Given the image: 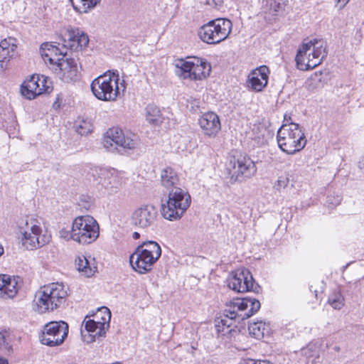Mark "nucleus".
Segmentation results:
<instances>
[{
    "mask_svg": "<svg viewBox=\"0 0 364 364\" xmlns=\"http://www.w3.org/2000/svg\"><path fill=\"white\" fill-rule=\"evenodd\" d=\"M260 302L250 297H235L220 317L215 320L218 337L230 339L237 333L235 319L242 320L252 316L260 309Z\"/></svg>",
    "mask_w": 364,
    "mask_h": 364,
    "instance_id": "obj_1",
    "label": "nucleus"
},
{
    "mask_svg": "<svg viewBox=\"0 0 364 364\" xmlns=\"http://www.w3.org/2000/svg\"><path fill=\"white\" fill-rule=\"evenodd\" d=\"M18 234L23 246L28 250L38 249L51 240L50 232L43 228L39 219L32 216L26 217L18 223Z\"/></svg>",
    "mask_w": 364,
    "mask_h": 364,
    "instance_id": "obj_2",
    "label": "nucleus"
},
{
    "mask_svg": "<svg viewBox=\"0 0 364 364\" xmlns=\"http://www.w3.org/2000/svg\"><path fill=\"white\" fill-rule=\"evenodd\" d=\"M99 230V225L93 217L80 215L73 220L70 230L60 231V237L80 245H89L98 238Z\"/></svg>",
    "mask_w": 364,
    "mask_h": 364,
    "instance_id": "obj_3",
    "label": "nucleus"
},
{
    "mask_svg": "<svg viewBox=\"0 0 364 364\" xmlns=\"http://www.w3.org/2000/svg\"><path fill=\"white\" fill-rule=\"evenodd\" d=\"M161 215L169 221L179 220L191 203L189 193L183 188H174L161 199Z\"/></svg>",
    "mask_w": 364,
    "mask_h": 364,
    "instance_id": "obj_4",
    "label": "nucleus"
},
{
    "mask_svg": "<svg viewBox=\"0 0 364 364\" xmlns=\"http://www.w3.org/2000/svg\"><path fill=\"white\" fill-rule=\"evenodd\" d=\"M326 46L322 40L316 38L304 41L299 46L295 60L301 70H309L319 65L326 56Z\"/></svg>",
    "mask_w": 364,
    "mask_h": 364,
    "instance_id": "obj_5",
    "label": "nucleus"
},
{
    "mask_svg": "<svg viewBox=\"0 0 364 364\" xmlns=\"http://www.w3.org/2000/svg\"><path fill=\"white\" fill-rule=\"evenodd\" d=\"M161 255L159 245L154 241H146L139 245L129 257L132 268L140 274L150 271Z\"/></svg>",
    "mask_w": 364,
    "mask_h": 364,
    "instance_id": "obj_6",
    "label": "nucleus"
},
{
    "mask_svg": "<svg viewBox=\"0 0 364 364\" xmlns=\"http://www.w3.org/2000/svg\"><path fill=\"white\" fill-rule=\"evenodd\" d=\"M277 140L280 149L289 155L300 151L306 144L304 133L296 123L282 125L277 132Z\"/></svg>",
    "mask_w": 364,
    "mask_h": 364,
    "instance_id": "obj_7",
    "label": "nucleus"
},
{
    "mask_svg": "<svg viewBox=\"0 0 364 364\" xmlns=\"http://www.w3.org/2000/svg\"><path fill=\"white\" fill-rule=\"evenodd\" d=\"M119 80L118 74L110 71L100 75L90 85L92 92L100 100L115 101L120 94V90L124 91L125 89L124 83H119Z\"/></svg>",
    "mask_w": 364,
    "mask_h": 364,
    "instance_id": "obj_8",
    "label": "nucleus"
},
{
    "mask_svg": "<svg viewBox=\"0 0 364 364\" xmlns=\"http://www.w3.org/2000/svg\"><path fill=\"white\" fill-rule=\"evenodd\" d=\"M177 75L189 80H203L209 76L211 66L209 63L198 57L179 59L175 63Z\"/></svg>",
    "mask_w": 364,
    "mask_h": 364,
    "instance_id": "obj_9",
    "label": "nucleus"
},
{
    "mask_svg": "<svg viewBox=\"0 0 364 364\" xmlns=\"http://www.w3.org/2000/svg\"><path fill=\"white\" fill-rule=\"evenodd\" d=\"M232 27V22L228 19H215L200 27L198 31V36L206 43L216 44L228 37Z\"/></svg>",
    "mask_w": 364,
    "mask_h": 364,
    "instance_id": "obj_10",
    "label": "nucleus"
},
{
    "mask_svg": "<svg viewBox=\"0 0 364 364\" xmlns=\"http://www.w3.org/2000/svg\"><path fill=\"white\" fill-rule=\"evenodd\" d=\"M102 144L109 151H114L118 147L123 149H134L138 145V139L135 135L125 136L119 128L112 127L105 134Z\"/></svg>",
    "mask_w": 364,
    "mask_h": 364,
    "instance_id": "obj_11",
    "label": "nucleus"
},
{
    "mask_svg": "<svg viewBox=\"0 0 364 364\" xmlns=\"http://www.w3.org/2000/svg\"><path fill=\"white\" fill-rule=\"evenodd\" d=\"M157 218V210L154 205L142 204L132 211L130 220L132 225L136 228L146 232L154 228Z\"/></svg>",
    "mask_w": 364,
    "mask_h": 364,
    "instance_id": "obj_12",
    "label": "nucleus"
},
{
    "mask_svg": "<svg viewBox=\"0 0 364 364\" xmlns=\"http://www.w3.org/2000/svg\"><path fill=\"white\" fill-rule=\"evenodd\" d=\"M68 334V325L65 321H50L46 323L40 336L42 344L50 347L61 345Z\"/></svg>",
    "mask_w": 364,
    "mask_h": 364,
    "instance_id": "obj_13",
    "label": "nucleus"
},
{
    "mask_svg": "<svg viewBox=\"0 0 364 364\" xmlns=\"http://www.w3.org/2000/svg\"><path fill=\"white\" fill-rule=\"evenodd\" d=\"M228 287L237 293L252 291L259 294L260 290V287L255 284L251 273L245 268L237 269L230 274Z\"/></svg>",
    "mask_w": 364,
    "mask_h": 364,
    "instance_id": "obj_14",
    "label": "nucleus"
},
{
    "mask_svg": "<svg viewBox=\"0 0 364 364\" xmlns=\"http://www.w3.org/2000/svg\"><path fill=\"white\" fill-rule=\"evenodd\" d=\"M52 89V82L48 77L33 75L23 82L21 92L26 98L33 100L43 93H49Z\"/></svg>",
    "mask_w": 364,
    "mask_h": 364,
    "instance_id": "obj_15",
    "label": "nucleus"
},
{
    "mask_svg": "<svg viewBox=\"0 0 364 364\" xmlns=\"http://www.w3.org/2000/svg\"><path fill=\"white\" fill-rule=\"evenodd\" d=\"M98 173L100 178V183L105 190V193L109 196L119 192L122 183V178L119 171L114 168H100L93 170Z\"/></svg>",
    "mask_w": 364,
    "mask_h": 364,
    "instance_id": "obj_16",
    "label": "nucleus"
},
{
    "mask_svg": "<svg viewBox=\"0 0 364 364\" xmlns=\"http://www.w3.org/2000/svg\"><path fill=\"white\" fill-rule=\"evenodd\" d=\"M229 166L232 168V177L240 181L252 177L257 171L256 166L250 158L242 155L232 157Z\"/></svg>",
    "mask_w": 364,
    "mask_h": 364,
    "instance_id": "obj_17",
    "label": "nucleus"
},
{
    "mask_svg": "<svg viewBox=\"0 0 364 364\" xmlns=\"http://www.w3.org/2000/svg\"><path fill=\"white\" fill-rule=\"evenodd\" d=\"M52 68L55 75L65 82H75L78 79L77 64L73 58L65 57Z\"/></svg>",
    "mask_w": 364,
    "mask_h": 364,
    "instance_id": "obj_18",
    "label": "nucleus"
},
{
    "mask_svg": "<svg viewBox=\"0 0 364 364\" xmlns=\"http://www.w3.org/2000/svg\"><path fill=\"white\" fill-rule=\"evenodd\" d=\"M198 124L203 134L210 138H214L221 129L220 121L213 112L203 113L198 119Z\"/></svg>",
    "mask_w": 364,
    "mask_h": 364,
    "instance_id": "obj_19",
    "label": "nucleus"
},
{
    "mask_svg": "<svg viewBox=\"0 0 364 364\" xmlns=\"http://www.w3.org/2000/svg\"><path fill=\"white\" fill-rule=\"evenodd\" d=\"M40 53L45 63H49L53 68L65 57L63 50L50 43H43L40 48Z\"/></svg>",
    "mask_w": 364,
    "mask_h": 364,
    "instance_id": "obj_20",
    "label": "nucleus"
},
{
    "mask_svg": "<svg viewBox=\"0 0 364 364\" xmlns=\"http://www.w3.org/2000/svg\"><path fill=\"white\" fill-rule=\"evenodd\" d=\"M16 40L8 38L0 42V71L4 70L9 62L16 54Z\"/></svg>",
    "mask_w": 364,
    "mask_h": 364,
    "instance_id": "obj_21",
    "label": "nucleus"
},
{
    "mask_svg": "<svg viewBox=\"0 0 364 364\" xmlns=\"http://www.w3.org/2000/svg\"><path fill=\"white\" fill-rule=\"evenodd\" d=\"M269 69L263 65L254 70L249 75L248 86L252 90L262 91L267 85Z\"/></svg>",
    "mask_w": 364,
    "mask_h": 364,
    "instance_id": "obj_22",
    "label": "nucleus"
},
{
    "mask_svg": "<svg viewBox=\"0 0 364 364\" xmlns=\"http://www.w3.org/2000/svg\"><path fill=\"white\" fill-rule=\"evenodd\" d=\"M22 284V279L19 277L0 274V294L16 296Z\"/></svg>",
    "mask_w": 364,
    "mask_h": 364,
    "instance_id": "obj_23",
    "label": "nucleus"
},
{
    "mask_svg": "<svg viewBox=\"0 0 364 364\" xmlns=\"http://www.w3.org/2000/svg\"><path fill=\"white\" fill-rule=\"evenodd\" d=\"M75 263L77 271L85 277H91L97 271L95 259L91 256L78 255Z\"/></svg>",
    "mask_w": 364,
    "mask_h": 364,
    "instance_id": "obj_24",
    "label": "nucleus"
},
{
    "mask_svg": "<svg viewBox=\"0 0 364 364\" xmlns=\"http://www.w3.org/2000/svg\"><path fill=\"white\" fill-rule=\"evenodd\" d=\"M65 297H38L33 300V309L38 314H43L49 310L58 308Z\"/></svg>",
    "mask_w": 364,
    "mask_h": 364,
    "instance_id": "obj_25",
    "label": "nucleus"
},
{
    "mask_svg": "<svg viewBox=\"0 0 364 364\" xmlns=\"http://www.w3.org/2000/svg\"><path fill=\"white\" fill-rule=\"evenodd\" d=\"M161 184L168 192L179 187L180 180L177 173L171 168L167 167L161 172Z\"/></svg>",
    "mask_w": 364,
    "mask_h": 364,
    "instance_id": "obj_26",
    "label": "nucleus"
},
{
    "mask_svg": "<svg viewBox=\"0 0 364 364\" xmlns=\"http://www.w3.org/2000/svg\"><path fill=\"white\" fill-rule=\"evenodd\" d=\"M88 315L85 316L82 325L85 326V329L90 333V341L87 342H93L96 339L105 337L108 328H104V333L101 332V323L95 319L89 318Z\"/></svg>",
    "mask_w": 364,
    "mask_h": 364,
    "instance_id": "obj_27",
    "label": "nucleus"
},
{
    "mask_svg": "<svg viewBox=\"0 0 364 364\" xmlns=\"http://www.w3.org/2000/svg\"><path fill=\"white\" fill-rule=\"evenodd\" d=\"M68 46L72 50H79L85 48L89 42L88 36L86 33L78 29L73 30L68 33Z\"/></svg>",
    "mask_w": 364,
    "mask_h": 364,
    "instance_id": "obj_28",
    "label": "nucleus"
},
{
    "mask_svg": "<svg viewBox=\"0 0 364 364\" xmlns=\"http://www.w3.org/2000/svg\"><path fill=\"white\" fill-rule=\"evenodd\" d=\"M68 290L63 283L55 282L41 287L36 296H68Z\"/></svg>",
    "mask_w": 364,
    "mask_h": 364,
    "instance_id": "obj_29",
    "label": "nucleus"
},
{
    "mask_svg": "<svg viewBox=\"0 0 364 364\" xmlns=\"http://www.w3.org/2000/svg\"><path fill=\"white\" fill-rule=\"evenodd\" d=\"M269 324L262 320L250 322L248 325L250 334L257 339H261L266 333H269Z\"/></svg>",
    "mask_w": 364,
    "mask_h": 364,
    "instance_id": "obj_30",
    "label": "nucleus"
},
{
    "mask_svg": "<svg viewBox=\"0 0 364 364\" xmlns=\"http://www.w3.org/2000/svg\"><path fill=\"white\" fill-rule=\"evenodd\" d=\"M90 316H94L95 321L101 323V332L104 333V328L109 329L111 320V311L106 306L97 308L96 312Z\"/></svg>",
    "mask_w": 364,
    "mask_h": 364,
    "instance_id": "obj_31",
    "label": "nucleus"
},
{
    "mask_svg": "<svg viewBox=\"0 0 364 364\" xmlns=\"http://www.w3.org/2000/svg\"><path fill=\"white\" fill-rule=\"evenodd\" d=\"M146 118L149 123L154 125H158L162 122L161 111L154 105H149L146 107Z\"/></svg>",
    "mask_w": 364,
    "mask_h": 364,
    "instance_id": "obj_32",
    "label": "nucleus"
},
{
    "mask_svg": "<svg viewBox=\"0 0 364 364\" xmlns=\"http://www.w3.org/2000/svg\"><path fill=\"white\" fill-rule=\"evenodd\" d=\"M286 0H262V9L264 12L272 15L282 9L284 6Z\"/></svg>",
    "mask_w": 364,
    "mask_h": 364,
    "instance_id": "obj_33",
    "label": "nucleus"
},
{
    "mask_svg": "<svg viewBox=\"0 0 364 364\" xmlns=\"http://www.w3.org/2000/svg\"><path fill=\"white\" fill-rule=\"evenodd\" d=\"M101 0H80V5H75L73 0H70L75 10L80 13H86L88 10L93 9L100 2Z\"/></svg>",
    "mask_w": 364,
    "mask_h": 364,
    "instance_id": "obj_34",
    "label": "nucleus"
},
{
    "mask_svg": "<svg viewBox=\"0 0 364 364\" xmlns=\"http://www.w3.org/2000/svg\"><path fill=\"white\" fill-rule=\"evenodd\" d=\"M75 131L80 135H87L92 132V124L89 120L77 119L74 125Z\"/></svg>",
    "mask_w": 364,
    "mask_h": 364,
    "instance_id": "obj_35",
    "label": "nucleus"
},
{
    "mask_svg": "<svg viewBox=\"0 0 364 364\" xmlns=\"http://www.w3.org/2000/svg\"><path fill=\"white\" fill-rule=\"evenodd\" d=\"M12 350V346L10 343L9 333L3 330L0 331V353H9Z\"/></svg>",
    "mask_w": 364,
    "mask_h": 364,
    "instance_id": "obj_36",
    "label": "nucleus"
},
{
    "mask_svg": "<svg viewBox=\"0 0 364 364\" xmlns=\"http://www.w3.org/2000/svg\"><path fill=\"white\" fill-rule=\"evenodd\" d=\"M306 87L309 90L317 89L321 85V77L317 73L312 75L305 82Z\"/></svg>",
    "mask_w": 364,
    "mask_h": 364,
    "instance_id": "obj_37",
    "label": "nucleus"
},
{
    "mask_svg": "<svg viewBox=\"0 0 364 364\" xmlns=\"http://www.w3.org/2000/svg\"><path fill=\"white\" fill-rule=\"evenodd\" d=\"M186 106L189 111L195 112L199 109L200 104L199 99L193 97H188L186 98Z\"/></svg>",
    "mask_w": 364,
    "mask_h": 364,
    "instance_id": "obj_38",
    "label": "nucleus"
},
{
    "mask_svg": "<svg viewBox=\"0 0 364 364\" xmlns=\"http://www.w3.org/2000/svg\"><path fill=\"white\" fill-rule=\"evenodd\" d=\"M327 302L334 309L340 310L344 305V297H328Z\"/></svg>",
    "mask_w": 364,
    "mask_h": 364,
    "instance_id": "obj_39",
    "label": "nucleus"
},
{
    "mask_svg": "<svg viewBox=\"0 0 364 364\" xmlns=\"http://www.w3.org/2000/svg\"><path fill=\"white\" fill-rule=\"evenodd\" d=\"M289 178L288 177L285 176H281L278 178L277 181V183L275 184V188L277 189H281V188H284L285 187L287 186V185L289 184Z\"/></svg>",
    "mask_w": 364,
    "mask_h": 364,
    "instance_id": "obj_40",
    "label": "nucleus"
},
{
    "mask_svg": "<svg viewBox=\"0 0 364 364\" xmlns=\"http://www.w3.org/2000/svg\"><path fill=\"white\" fill-rule=\"evenodd\" d=\"M254 132H257L255 135V139H260L264 138L265 133L267 132L265 127L262 125L255 127L252 129Z\"/></svg>",
    "mask_w": 364,
    "mask_h": 364,
    "instance_id": "obj_41",
    "label": "nucleus"
},
{
    "mask_svg": "<svg viewBox=\"0 0 364 364\" xmlns=\"http://www.w3.org/2000/svg\"><path fill=\"white\" fill-rule=\"evenodd\" d=\"M341 201V198L339 196H328V198H327V203L329 205H332L334 206L340 204Z\"/></svg>",
    "mask_w": 364,
    "mask_h": 364,
    "instance_id": "obj_42",
    "label": "nucleus"
},
{
    "mask_svg": "<svg viewBox=\"0 0 364 364\" xmlns=\"http://www.w3.org/2000/svg\"><path fill=\"white\" fill-rule=\"evenodd\" d=\"M246 364H271L270 362L267 360H251L246 363Z\"/></svg>",
    "mask_w": 364,
    "mask_h": 364,
    "instance_id": "obj_43",
    "label": "nucleus"
},
{
    "mask_svg": "<svg viewBox=\"0 0 364 364\" xmlns=\"http://www.w3.org/2000/svg\"><path fill=\"white\" fill-rule=\"evenodd\" d=\"M359 168L364 173V156L359 161Z\"/></svg>",
    "mask_w": 364,
    "mask_h": 364,
    "instance_id": "obj_44",
    "label": "nucleus"
},
{
    "mask_svg": "<svg viewBox=\"0 0 364 364\" xmlns=\"http://www.w3.org/2000/svg\"><path fill=\"white\" fill-rule=\"evenodd\" d=\"M349 1L350 0H336L337 3L339 4L341 7L346 6Z\"/></svg>",
    "mask_w": 364,
    "mask_h": 364,
    "instance_id": "obj_45",
    "label": "nucleus"
},
{
    "mask_svg": "<svg viewBox=\"0 0 364 364\" xmlns=\"http://www.w3.org/2000/svg\"><path fill=\"white\" fill-rule=\"evenodd\" d=\"M140 237V234L138 232H134L132 234V238L137 240Z\"/></svg>",
    "mask_w": 364,
    "mask_h": 364,
    "instance_id": "obj_46",
    "label": "nucleus"
},
{
    "mask_svg": "<svg viewBox=\"0 0 364 364\" xmlns=\"http://www.w3.org/2000/svg\"><path fill=\"white\" fill-rule=\"evenodd\" d=\"M0 364H8V360L4 358H0Z\"/></svg>",
    "mask_w": 364,
    "mask_h": 364,
    "instance_id": "obj_47",
    "label": "nucleus"
},
{
    "mask_svg": "<svg viewBox=\"0 0 364 364\" xmlns=\"http://www.w3.org/2000/svg\"><path fill=\"white\" fill-rule=\"evenodd\" d=\"M4 254V247L0 245V257Z\"/></svg>",
    "mask_w": 364,
    "mask_h": 364,
    "instance_id": "obj_48",
    "label": "nucleus"
},
{
    "mask_svg": "<svg viewBox=\"0 0 364 364\" xmlns=\"http://www.w3.org/2000/svg\"><path fill=\"white\" fill-rule=\"evenodd\" d=\"M334 350H335L336 351H339V350H340V347H339V346H335V347H334Z\"/></svg>",
    "mask_w": 364,
    "mask_h": 364,
    "instance_id": "obj_49",
    "label": "nucleus"
}]
</instances>
